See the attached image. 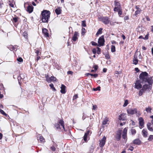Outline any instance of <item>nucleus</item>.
I'll return each mask as SVG.
<instances>
[{
  "instance_id": "f257e3e1",
  "label": "nucleus",
  "mask_w": 153,
  "mask_h": 153,
  "mask_svg": "<svg viewBox=\"0 0 153 153\" xmlns=\"http://www.w3.org/2000/svg\"><path fill=\"white\" fill-rule=\"evenodd\" d=\"M51 13L50 11L44 10L41 13L42 20L43 22L46 23L48 22L50 17Z\"/></svg>"
},
{
  "instance_id": "f03ea898",
  "label": "nucleus",
  "mask_w": 153,
  "mask_h": 153,
  "mask_svg": "<svg viewBox=\"0 0 153 153\" xmlns=\"http://www.w3.org/2000/svg\"><path fill=\"white\" fill-rule=\"evenodd\" d=\"M148 78V74L146 72H142L139 76L140 79L142 82H147Z\"/></svg>"
},
{
  "instance_id": "7ed1b4c3",
  "label": "nucleus",
  "mask_w": 153,
  "mask_h": 153,
  "mask_svg": "<svg viewBox=\"0 0 153 153\" xmlns=\"http://www.w3.org/2000/svg\"><path fill=\"white\" fill-rule=\"evenodd\" d=\"M100 19L104 24L106 25L108 24L110 22V20H109L108 18L107 17H101Z\"/></svg>"
},
{
  "instance_id": "20e7f679",
  "label": "nucleus",
  "mask_w": 153,
  "mask_h": 153,
  "mask_svg": "<svg viewBox=\"0 0 153 153\" xmlns=\"http://www.w3.org/2000/svg\"><path fill=\"white\" fill-rule=\"evenodd\" d=\"M134 88L138 89H141L142 87V85L141 84V82L139 80H137L134 83Z\"/></svg>"
},
{
  "instance_id": "39448f33",
  "label": "nucleus",
  "mask_w": 153,
  "mask_h": 153,
  "mask_svg": "<svg viewBox=\"0 0 153 153\" xmlns=\"http://www.w3.org/2000/svg\"><path fill=\"white\" fill-rule=\"evenodd\" d=\"M106 137L105 136L100 140V147H103L105 145L106 141Z\"/></svg>"
},
{
  "instance_id": "423d86ee",
  "label": "nucleus",
  "mask_w": 153,
  "mask_h": 153,
  "mask_svg": "<svg viewBox=\"0 0 153 153\" xmlns=\"http://www.w3.org/2000/svg\"><path fill=\"white\" fill-rule=\"evenodd\" d=\"M104 39L103 36H102L100 37L98 41V43L99 44V46H103L104 43Z\"/></svg>"
},
{
  "instance_id": "0eeeda50",
  "label": "nucleus",
  "mask_w": 153,
  "mask_h": 153,
  "mask_svg": "<svg viewBox=\"0 0 153 153\" xmlns=\"http://www.w3.org/2000/svg\"><path fill=\"white\" fill-rule=\"evenodd\" d=\"M127 111L128 114H133L137 113V109L135 108L128 109L127 110Z\"/></svg>"
},
{
  "instance_id": "6e6552de",
  "label": "nucleus",
  "mask_w": 153,
  "mask_h": 153,
  "mask_svg": "<svg viewBox=\"0 0 153 153\" xmlns=\"http://www.w3.org/2000/svg\"><path fill=\"white\" fill-rule=\"evenodd\" d=\"M140 128H142L144 126V120L143 118L140 117L139 119Z\"/></svg>"
},
{
  "instance_id": "1a4fd4ad",
  "label": "nucleus",
  "mask_w": 153,
  "mask_h": 153,
  "mask_svg": "<svg viewBox=\"0 0 153 153\" xmlns=\"http://www.w3.org/2000/svg\"><path fill=\"white\" fill-rule=\"evenodd\" d=\"M119 120H125L126 119V114L123 113L119 116Z\"/></svg>"
},
{
  "instance_id": "9d476101",
  "label": "nucleus",
  "mask_w": 153,
  "mask_h": 153,
  "mask_svg": "<svg viewBox=\"0 0 153 153\" xmlns=\"http://www.w3.org/2000/svg\"><path fill=\"white\" fill-rule=\"evenodd\" d=\"M79 35V33L75 31L72 38L73 41L74 42L76 41Z\"/></svg>"
},
{
  "instance_id": "9b49d317",
  "label": "nucleus",
  "mask_w": 153,
  "mask_h": 153,
  "mask_svg": "<svg viewBox=\"0 0 153 153\" xmlns=\"http://www.w3.org/2000/svg\"><path fill=\"white\" fill-rule=\"evenodd\" d=\"M121 131L119 130H118L117 133L116 138L117 140H119L120 139L121 137Z\"/></svg>"
},
{
  "instance_id": "f8f14e48",
  "label": "nucleus",
  "mask_w": 153,
  "mask_h": 153,
  "mask_svg": "<svg viewBox=\"0 0 153 153\" xmlns=\"http://www.w3.org/2000/svg\"><path fill=\"white\" fill-rule=\"evenodd\" d=\"M148 129L150 131H153V126L150 123H148L147 125Z\"/></svg>"
},
{
  "instance_id": "ddd939ff",
  "label": "nucleus",
  "mask_w": 153,
  "mask_h": 153,
  "mask_svg": "<svg viewBox=\"0 0 153 153\" xmlns=\"http://www.w3.org/2000/svg\"><path fill=\"white\" fill-rule=\"evenodd\" d=\"M127 128H125L124 129L123 134L122 135V137L123 139H126V137L127 132Z\"/></svg>"
},
{
  "instance_id": "4468645a",
  "label": "nucleus",
  "mask_w": 153,
  "mask_h": 153,
  "mask_svg": "<svg viewBox=\"0 0 153 153\" xmlns=\"http://www.w3.org/2000/svg\"><path fill=\"white\" fill-rule=\"evenodd\" d=\"M56 78L54 76H51L50 78H47V80L48 82H51L52 81H55Z\"/></svg>"
},
{
  "instance_id": "2eb2a0df",
  "label": "nucleus",
  "mask_w": 153,
  "mask_h": 153,
  "mask_svg": "<svg viewBox=\"0 0 153 153\" xmlns=\"http://www.w3.org/2000/svg\"><path fill=\"white\" fill-rule=\"evenodd\" d=\"M147 82L149 84V85L151 86V89H152V85L153 83V80L152 77H148L147 80Z\"/></svg>"
},
{
  "instance_id": "dca6fc26",
  "label": "nucleus",
  "mask_w": 153,
  "mask_h": 153,
  "mask_svg": "<svg viewBox=\"0 0 153 153\" xmlns=\"http://www.w3.org/2000/svg\"><path fill=\"white\" fill-rule=\"evenodd\" d=\"M65 88L66 86L65 85L63 84L62 85L61 87V90L60 91V92L64 94L65 93Z\"/></svg>"
},
{
  "instance_id": "f3484780",
  "label": "nucleus",
  "mask_w": 153,
  "mask_h": 153,
  "mask_svg": "<svg viewBox=\"0 0 153 153\" xmlns=\"http://www.w3.org/2000/svg\"><path fill=\"white\" fill-rule=\"evenodd\" d=\"M137 58V56L134 55L133 60V63L135 65H137L138 63V60Z\"/></svg>"
},
{
  "instance_id": "a211bd4d",
  "label": "nucleus",
  "mask_w": 153,
  "mask_h": 153,
  "mask_svg": "<svg viewBox=\"0 0 153 153\" xmlns=\"http://www.w3.org/2000/svg\"><path fill=\"white\" fill-rule=\"evenodd\" d=\"M33 10V7L31 5H28L27 8V11L30 13L32 12Z\"/></svg>"
},
{
  "instance_id": "6ab92c4d",
  "label": "nucleus",
  "mask_w": 153,
  "mask_h": 153,
  "mask_svg": "<svg viewBox=\"0 0 153 153\" xmlns=\"http://www.w3.org/2000/svg\"><path fill=\"white\" fill-rule=\"evenodd\" d=\"M142 134L144 137H147L148 135V132L146 129H143L142 131Z\"/></svg>"
},
{
  "instance_id": "aec40b11",
  "label": "nucleus",
  "mask_w": 153,
  "mask_h": 153,
  "mask_svg": "<svg viewBox=\"0 0 153 153\" xmlns=\"http://www.w3.org/2000/svg\"><path fill=\"white\" fill-rule=\"evenodd\" d=\"M109 121V118L107 117H105L103 120L102 122V124L103 125H108V122Z\"/></svg>"
},
{
  "instance_id": "412c9836",
  "label": "nucleus",
  "mask_w": 153,
  "mask_h": 153,
  "mask_svg": "<svg viewBox=\"0 0 153 153\" xmlns=\"http://www.w3.org/2000/svg\"><path fill=\"white\" fill-rule=\"evenodd\" d=\"M141 143V141L138 139H136L133 141V143L138 145H140Z\"/></svg>"
},
{
  "instance_id": "4be33fe9",
  "label": "nucleus",
  "mask_w": 153,
  "mask_h": 153,
  "mask_svg": "<svg viewBox=\"0 0 153 153\" xmlns=\"http://www.w3.org/2000/svg\"><path fill=\"white\" fill-rule=\"evenodd\" d=\"M59 124L60 126L61 127H62L65 130L64 122L62 120H60L59 121Z\"/></svg>"
},
{
  "instance_id": "5701e85b",
  "label": "nucleus",
  "mask_w": 153,
  "mask_h": 153,
  "mask_svg": "<svg viewBox=\"0 0 153 153\" xmlns=\"http://www.w3.org/2000/svg\"><path fill=\"white\" fill-rule=\"evenodd\" d=\"M38 140L41 143H44L45 141V140L43 137L42 136L40 135H39V137H38Z\"/></svg>"
},
{
  "instance_id": "b1692460",
  "label": "nucleus",
  "mask_w": 153,
  "mask_h": 153,
  "mask_svg": "<svg viewBox=\"0 0 153 153\" xmlns=\"http://www.w3.org/2000/svg\"><path fill=\"white\" fill-rule=\"evenodd\" d=\"M151 86L148 85L147 84H145L143 86L142 89H144V90H146L148 88H150L151 89Z\"/></svg>"
},
{
  "instance_id": "393cba45",
  "label": "nucleus",
  "mask_w": 153,
  "mask_h": 153,
  "mask_svg": "<svg viewBox=\"0 0 153 153\" xmlns=\"http://www.w3.org/2000/svg\"><path fill=\"white\" fill-rule=\"evenodd\" d=\"M55 11L57 15L60 14L61 13V10L60 7H58L55 10Z\"/></svg>"
},
{
  "instance_id": "a878e982",
  "label": "nucleus",
  "mask_w": 153,
  "mask_h": 153,
  "mask_svg": "<svg viewBox=\"0 0 153 153\" xmlns=\"http://www.w3.org/2000/svg\"><path fill=\"white\" fill-rule=\"evenodd\" d=\"M42 32L44 33L45 36H48V33L47 32V30L45 28H44L42 29Z\"/></svg>"
},
{
  "instance_id": "bb28decb",
  "label": "nucleus",
  "mask_w": 153,
  "mask_h": 153,
  "mask_svg": "<svg viewBox=\"0 0 153 153\" xmlns=\"http://www.w3.org/2000/svg\"><path fill=\"white\" fill-rule=\"evenodd\" d=\"M102 28H100L97 32L96 35L97 36H98L99 34H100L102 33Z\"/></svg>"
},
{
  "instance_id": "cd10ccee",
  "label": "nucleus",
  "mask_w": 153,
  "mask_h": 153,
  "mask_svg": "<svg viewBox=\"0 0 153 153\" xmlns=\"http://www.w3.org/2000/svg\"><path fill=\"white\" fill-rule=\"evenodd\" d=\"M146 111L148 113H151V111L152 110V108L151 107H146Z\"/></svg>"
},
{
  "instance_id": "c85d7f7f",
  "label": "nucleus",
  "mask_w": 153,
  "mask_h": 153,
  "mask_svg": "<svg viewBox=\"0 0 153 153\" xmlns=\"http://www.w3.org/2000/svg\"><path fill=\"white\" fill-rule=\"evenodd\" d=\"M128 104V101L127 100H126L124 101V103L123 105V107H125L127 106Z\"/></svg>"
},
{
  "instance_id": "c756f323",
  "label": "nucleus",
  "mask_w": 153,
  "mask_h": 153,
  "mask_svg": "<svg viewBox=\"0 0 153 153\" xmlns=\"http://www.w3.org/2000/svg\"><path fill=\"white\" fill-rule=\"evenodd\" d=\"M144 91V89H140V90L139 93H138V95H139V96H142V95L143 93V92Z\"/></svg>"
},
{
  "instance_id": "7c9ffc66",
  "label": "nucleus",
  "mask_w": 153,
  "mask_h": 153,
  "mask_svg": "<svg viewBox=\"0 0 153 153\" xmlns=\"http://www.w3.org/2000/svg\"><path fill=\"white\" fill-rule=\"evenodd\" d=\"M121 9L120 6L118 7H115L114 9V11H118Z\"/></svg>"
},
{
  "instance_id": "2f4dec72",
  "label": "nucleus",
  "mask_w": 153,
  "mask_h": 153,
  "mask_svg": "<svg viewBox=\"0 0 153 153\" xmlns=\"http://www.w3.org/2000/svg\"><path fill=\"white\" fill-rule=\"evenodd\" d=\"M111 49V51L112 52H114L115 51V47L114 46L112 45Z\"/></svg>"
},
{
  "instance_id": "473e14b6",
  "label": "nucleus",
  "mask_w": 153,
  "mask_h": 153,
  "mask_svg": "<svg viewBox=\"0 0 153 153\" xmlns=\"http://www.w3.org/2000/svg\"><path fill=\"white\" fill-rule=\"evenodd\" d=\"M152 140H153V135H150L148 139V140L149 141H151Z\"/></svg>"
},
{
  "instance_id": "72a5a7b5",
  "label": "nucleus",
  "mask_w": 153,
  "mask_h": 153,
  "mask_svg": "<svg viewBox=\"0 0 153 153\" xmlns=\"http://www.w3.org/2000/svg\"><path fill=\"white\" fill-rule=\"evenodd\" d=\"M50 86L51 88L52 89L53 91H55L56 90V89L54 87L53 85V84H51L49 85Z\"/></svg>"
},
{
  "instance_id": "f704fd0d",
  "label": "nucleus",
  "mask_w": 153,
  "mask_h": 153,
  "mask_svg": "<svg viewBox=\"0 0 153 153\" xmlns=\"http://www.w3.org/2000/svg\"><path fill=\"white\" fill-rule=\"evenodd\" d=\"M141 11V10L140 9L137 10L135 12V15L136 16L138 14H139L140 13Z\"/></svg>"
},
{
  "instance_id": "c9c22d12",
  "label": "nucleus",
  "mask_w": 153,
  "mask_h": 153,
  "mask_svg": "<svg viewBox=\"0 0 153 153\" xmlns=\"http://www.w3.org/2000/svg\"><path fill=\"white\" fill-rule=\"evenodd\" d=\"M24 76L23 74H21L20 76H19L18 77V79L19 81V84H20V82H21V81L19 80V79H20L22 78V77H23V76Z\"/></svg>"
},
{
  "instance_id": "e433bc0d",
  "label": "nucleus",
  "mask_w": 153,
  "mask_h": 153,
  "mask_svg": "<svg viewBox=\"0 0 153 153\" xmlns=\"http://www.w3.org/2000/svg\"><path fill=\"white\" fill-rule=\"evenodd\" d=\"M131 132L132 135L136 133V130L134 129H131Z\"/></svg>"
},
{
  "instance_id": "4c0bfd02",
  "label": "nucleus",
  "mask_w": 153,
  "mask_h": 153,
  "mask_svg": "<svg viewBox=\"0 0 153 153\" xmlns=\"http://www.w3.org/2000/svg\"><path fill=\"white\" fill-rule=\"evenodd\" d=\"M55 126L57 129H61L62 127L60 126L59 124L56 123L55 124Z\"/></svg>"
},
{
  "instance_id": "58836bf2",
  "label": "nucleus",
  "mask_w": 153,
  "mask_h": 153,
  "mask_svg": "<svg viewBox=\"0 0 153 153\" xmlns=\"http://www.w3.org/2000/svg\"><path fill=\"white\" fill-rule=\"evenodd\" d=\"M85 30L84 28H82V35H84L86 33L85 31Z\"/></svg>"
},
{
  "instance_id": "ea45409f",
  "label": "nucleus",
  "mask_w": 153,
  "mask_h": 153,
  "mask_svg": "<svg viewBox=\"0 0 153 153\" xmlns=\"http://www.w3.org/2000/svg\"><path fill=\"white\" fill-rule=\"evenodd\" d=\"M122 14V9H121L118 11V14L119 16L120 17H121V15Z\"/></svg>"
},
{
  "instance_id": "a19ab883",
  "label": "nucleus",
  "mask_w": 153,
  "mask_h": 153,
  "mask_svg": "<svg viewBox=\"0 0 153 153\" xmlns=\"http://www.w3.org/2000/svg\"><path fill=\"white\" fill-rule=\"evenodd\" d=\"M97 53L98 54H99L101 53V49L100 48L97 47Z\"/></svg>"
},
{
  "instance_id": "79ce46f5",
  "label": "nucleus",
  "mask_w": 153,
  "mask_h": 153,
  "mask_svg": "<svg viewBox=\"0 0 153 153\" xmlns=\"http://www.w3.org/2000/svg\"><path fill=\"white\" fill-rule=\"evenodd\" d=\"M94 91H100V86H98L96 88L94 89Z\"/></svg>"
},
{
  "instance_id": "37998d69",
  "label": "nucleus",
  "mask_w": 153,
  "mask_h": 153,
  "mask_svg": "<svg viewBox=\"0 0 153 153\" xmlns=\"http://www.w3.org/2000/svg\"><path fill=\"white\" fill-rule=\"evenodd\" d=\"M0 112L1 114H2L6 116L7 115L3 110H2L1 109H0Z\"/></svg>"
},
{
  "instance_id": "c03bdc74",
  "label": "nucleus",
  "mask_w": 153,
  "mask_h": 153,
  "mask_svg": "<svg viewBox=\"0 0 153 153\" xmlns=\"http://www.w3.org/2000/svg\"><path fill=\"white\" fill-rule=\"evenodd\" d=\"M149 36V33L148 32L147 34L145 36L144 38L143 39L145 40L148 39V37Z\"/></svg>"
},
{
  "instance_id": "a18cd8bd",
  "label": "nucleus",
  "mask_w": 153,
  "mask_h": 153,
  "mask_svg": "<svg viewBox=\"0 0 153 153\" xmlns=\"http://www.w3.org/2000/svg\"><path fill=\"white\" fill-rule=\"evenodd\" d=\"M82 25L84 27H85L86 26V24H85V22L84 21H82Z\"/></svg>"
},
{
  "instance_id": "49530a36",
  "label": "nucleus",
  "mask_w": 153,
  "mask_h": 153,
  "mask_svg": "<svg viewBox=\"0 0 153 153\" xmlns=\"http://www.w3.org/2000/svg\"><path fill=\"white\" fill-rule=\"evenodd\" d=\"M88 136H87V135H85V134L84 136L83 139L86 142L87 140V138L88 137Z\"/></svg>"
},
{
  "instance_id": "de8ad7c7",
  "label": "nucleus",
  "mask_w": 153,
  "mask_h": 153,
  "mask_svg": "<svg viewBox=\"0 0 153 153\" xmlns=\"http://www.w3.org/2000/svg\"><path fill=\"white\" fill-rule=\"evenodd\" d=\"M23 35L24 36V37L25 38H27V33L25 32L24 33H23Z\"/></svg>"
},
{
  "instance_id": "09e8293b",
  "label": "nucleus",
  "mask_w": 153,
  "mask_h": 153,
  "mask_svg": "<svg viewBox=\"0 0 153 153\" xmlns=\"http://www.w3.org/2000/svg\"><path fill=\"white\" fill-rule=\"evenodd\" d=\"M17 61L20 62H23V59L22 58L19 57L17 59Z\"/></svg>"
},
{
  "instance_id": "8fccbe9b",
  "label": "nucleus",
  "mask_w": 153,
  "mask_h": 153,
  "mask_svg": "<svg viewBox=\"0 0 153 153\" xmlns=\"http://www.w3.org/2000/svg\"><path fill=\"white\" fill-rule=\"evenodd\" d=\"M18 21L17 18L16 17L13 18V21L15 22H16Z\"/></svg>"
},
{
  "instance_id": "3c124183",
  "label": "nucleus",
  "mask_w": 153,
  "mask_h": 153,
  "mask_svg": "<svg viewBox=\"0 0 153 153\" xmlns=\"http://www.w3.org/2000/svg\"><path fill=\"white\" fill-rule=\"evenodd\" d=\"M105 57L106 59H109L110 58L109 55L108 54H106L105 55Z\"/></svg>"
},
{
  "instance_id": "603ef678",
  "label": "nucleus",
  "mask_w": 153,
  "mask_h": 153,
  "mask_svg": "<svg viewBox=\"0 0 153 153\" xmlns=\"http://www.w3.org/2000/svg\"><path fill=\"white\" fill-rule=\"evenodd\" d=\"M93 53L95 54L97 52V50L95 48L93 49L92 50Z\"/></svg>"
},
{
  "instance_id": "864d4df0",
  "label": "nucleus",
  "mask_w": 153,
  "mask_h": 153,
  "mask_svg": "<svg viewBox=\"0 0 153 153\" xmlns=\"http://www.w3.org/2000/svg\"><path fill=\"white\" fill-rule=\"evenodd\" d=\"M51 149L53 151H54L56 150V149H55V147H54L53 146H51Z\"/></svg>"
},
{
  "instance_id": "5fc2aeb1",
  "label": "nucleus",
  "mask_w": 153,
  "mask_h": 153,
  "mask_svg": "<svg viewBox=\"0 0 153 153\" xmlns=\"http://www.w3.org/2000/svg\"><path fill=\"white\" fill-rule=\"evenodd\" d=\"M93 68H94L95 71H96L98 68V66L97 65H95L94 66Z\"/></svg>"
},
{
  "instance_id": "6e6d98bb",
  "label": "nucleus",
  "mask_w": 153,
  "mask_h": 153,
  "mask_svg": "<svg viewBox=\"0 0 153 153\" xmlns=\"http://www.w3.org/2000/svg\"><path fill=\"white\" fill-rule=\"evenodd\" d=\"M115 23L118 24V23L117 22H111L110 21V22L109 23L111 25H114V23Z\"/></svg>"
},
{
  "instance_id": "4d7b16f0",
  "label": "nucleus",
  "mask_w": 153,
  "mask_h": 153,
  "mask_svg": "<svg viewBox=\"0 0 153 153\" xmlns=\"http://www.w3.org/2000/svg\"><path fill=\"white\" fill-rule=\"evenodd\" d=\"M97 108V106L96 105H93L92 109L95 110Z\"/></svg>"
},
{
  "instance_id": "13d9d810",
  "label": "nucleus",
  "mask_w": 153,
  "mask_h": 153,
  "mask_svg": "<svg viewBox=\"0 0 153 153\" xmlns=\"http://www.w3.org/2000/svg\"><path fill=\"white\" fill-rule=\"evenodd\" d=\"M133 149H134V147L131 146L129 147L128 150L132 151L133 150Z\"/></svg>"
},
{
  "instance_id": "bf43d9fd",
  "label": "nucleus",
  "mask_w": 153,
  "mask_h": 153,
  "mask_svg": "<svg viewBox=\"0 0 153 153\" xmlns=\"http://www.w3.org/2000/svg\"><path fill=\"white\" fill-rule=\"evenodd\" d=\"M73 72L71 71H69L67 72V74H70L71 75L73 74Z\"/></svg>"
},
{
  "instance_id": "052dcab7",
  "label": "nucleus",
  "mask_w": 153,
  "mask_h": 153,
  "mask_svg": "<svg viewBox=\"0 0 153 153\" xmlns=\"http://www.w3.org/2000/svg\"><path fill=\"white\" fill-rule=\"evenodd\" d=\"M91 44L93 45L96 46L97 45V44L96 42L93 41L91 42Z\"/></svg>"
},
{
  "instance_id": "680f3d73",
  "label": "nucleus",
  "mask_w": 153,
  "mask_h": 153,
  "mask_svg": "<svg viewBox=\"0 0 153 153\" xmlns=\"http://www.w3.org/2000/svg\"><path fill=\"white\" fill-rule=\"evenodd\" d=\"M0 89L1 90H3L4 89V87H3V85L2 84H0Z\"/></svg>"
},
{
  "instance_id": "e2e57ef3",
  "label": "nucleus",
  "mask_w": 153,
  "mask_h": 153,
  "mask_svg": "<svg viewBox=\"0 0 153 153\" xmlns=\"http://www.w3.org/2000/svg\"><path fill=\"white\" fill-rule=\"evenodd\" d=\"M89 133H90V131H88L86 132L85 133V135H87V136H89Z\"/></svg>"
},
{
  "instance_id": "0e129e2a",
  "label": "nucleus",
  "mask_w": 153,
  "mask_h": 153,
  "mask_svg": "<svg viewBox=\"0 0 153 153\" xmlns=\"http://www.w3.org/2000/svg\"><path fill=\"white\" fill-rule=\"evenodd\" d=\"M78 97L77 95L76 94L74 95L73 97V100L75 99Z\"/></svg>"
},
{
  "instance_id": "69168bd1",
  "label": "nucleus",
  "mask_w": 153,
  "mask_h": 153,
  "mask_svg": "<svg viewBox=\"0 0 153 153\" xmlns=\"http://www.w3.org/2000/svg\"><path fill=\"white\" fill-rule=\"evenodd\" d=\"M128 19V16H126L124 18V19L125 20H126Z\"/></svg>"
},
{
  "instance_id": "338daca9",
  "label": "nucleus",
  "mask_w": 153,
  "mask_h": 153,
  "mask_svg": "<svg viewBox=\"0 0 153 153\" xmlns=\"http://www.w3.org/2000/svg\"><path fill=\"white\" fill-rule=\"evenodd\" d=\"M39 51L38 50H36V51L35 53H36L37 56H38L39 55Z\"/></svg>"
},
{
  "instance_id": "774afa93",
  "label": "nucleus",
  "mask_w": 153,
  "mask_h": 153,
  "mask_svg": "<svg viewBox=\"0 0 153 153\" xmlns=\"http://www.w3.org/2000/svg\"><path fill=\"white\" fill-rule=\"evenodd\" d=\"M151 30L152 32L153 33V25L151 26Z\"/></svg>"
}]
</instances>
